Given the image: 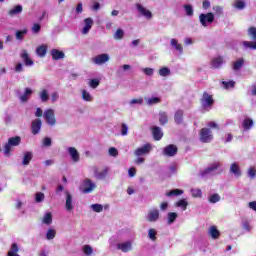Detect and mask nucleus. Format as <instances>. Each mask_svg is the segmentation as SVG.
Here are the masks:
<instances>
[{"label":"nucleus","instance_id":"obj_1","mask_svg":"<svg viewBox=\"0 0 256 256\" xmlns=\"http://www.w3.org/2000/svg\"><path fill=\"white\" fill-rule=\"evenodd\" d=\"M19 145H21V138L19 136L10 137L7 143L4 144L5 157H11V151H13V147H19Z\"/></svg>","mask_w":256,"mask_h":256},{"label":"nucleus","instance_id":"obj_2","mask_svg":"<svg viewBox=\"0 0 256 256\" xmlns=\"http://www.w3.org/2000/svg\"><path fill=\"white\" fill-rule=\"evenodd\" d=\"M200 103L202 105V109L209 111L213 107L215 100L213 99V95L209 94L208 92H204L202 98L200 99Z\"/></svg>","mask_w":256,"mask_h":256},{"label":"nucleus","instance_id":"obj_3","mask_svg":"<svg viewBox=\"0 0 256 256\" xmlns=\"http://www.w3.org/2000/svg\"><path fill=\"white\" fill-rule=\"evenodd\" d=\"M44 121L49 125V127H55L57 125V118H55V110L49 108L44 111L43 114Z\"/></svg>","mask_w":256,"mask_h":256},{"label":"nucleus","instance_id":"obj_4","mask_svg":"<svg viewBox=\"0 0 256 256\" xmlns=\"http://www.w3.org/2000/svg\"><path fill=\"white\" fill-rule=\"evenodd\" d=\"M97 188V184H95V182L91 181V179L86 178L82 184L80 185V191H82V193H93V191H95V189Z\"/></svg>","mask_w":256,"mask_h":256},{"label":"nucleus","instance_id":"obj_5","mask_svg":"<svg viewBox=\"0 0 256 256\" xmlns=\"http://www.w3.org/2000/svg\"><path fill=\"white\" fill-rule=\"evenodd\" d=\"M94 171V177L98 181H104V179L109 177V167H104L102 170H99L98 167L93 168Z\"/></svg>","mask_w":256,"mask_h":256},{"label":"nucleus","instance_id":"obj_6","mask_svg":"<svg viewBox=\"0 0 256 256\" xmlns=\"http://www.w3.org/2000/svg\"><path fill=\"white\" fill-rule=\"evenodd\" d=\"M199 21L201 23L202 27H207V25H211L213 21H215V14L209 12L206 14H200L199 15Z\"/></svg>","mask_w":256,"mask_h":256},{"label":"nucleus","instance_id":"obj_7","mask_svg":"<svg viewBox=\"0 0 256 256\" xmlns=\"http://www.w3.org/2000/svg\"><path fill=\"white\" fill-rule=\"evenodd\" d=\"M160 217L161 213L159 212V209L151 208L146 214V221H148V223H157Z\"/></svg>","mask_w":256,"mask_h":256},{"label":"nucleus","instance_id":"obj_8","mask_svg":"<svg viewBox=\"0 0 256 256\" xmlns=\"http://www.w3.org/2000/svg\"><path fill=\"white\" fill-rule=\"evenodd\" d=\"M200 141L202 143H211L213 141V132L209 128H202L200 130Z\"/></svg>","mask_w":256,"mask_h":256},{"label":"nucleus","instance_id":"obj_9","mask_svg":"<svg viewBox=\"0 0 256 256\" xmlns=\"http://www.w3.org/2000/svg\"><path fill=\"white\" fill-rule=\"evenodd\" d=\"M136 9H137L138 13H140V15H142V17H145L148 20L153 19V13H151V11L149 9L145 8L140 3L136 4Z\"/></svg>","mask_w":256,"mask_h":256},{"label":"nucleus","instance_id":"obj_10","mask_svg":"<svg viewBox=\"0 0 256 256\" xmlns=\"http://www.w3.org/2000/svg\"><path fill=\"white\" fill-rule=\"evenodd\" d=\"M109 59V54L103 53L92 58V63H94V65H104V63L109 62Z\"/></svg>","mask_w":256,"mask_h":256},{"label":"nucleus","instance_id":"obj_11","mask_svg":"<svg viewBox=\"0 0 256 256\" xmlns=\"http://www.w3.org/2000/svg\"><path fill=\"white\" fill-rule=\"evenodd\" d=\"M151 149H153L151 144H145L144 146L137 148L134 151V155L136 157H141L142 155H149V152L151 151Z\"/></svg>","mask_w":256,"mask_h":256},{"label":"nucleus","instance_id":"obj_12","mask_svg":"<svg viewBox=\"0 0 256 256\" xmlns=\"http://www.w3.org/2000/svg\"><path fill=\"white\" fill-rule=\"evenodd\" d=\"M42 125H43V121H41L40 118L33 120L31 124L32 135H39V133L41 132Z\"/></svg>","mask_w":256,"mask_h":256},{"label":"nucleus","instance_id":"obj_13","mask_svg":"<svg viewBox=\"0 0 256 256\" xmlns=\"http://www.w3.org/2000/svg\"><path fill=\"white\" fill-rule=\"evenodd\" d=\"M177 151V146L170 144L163 149V155L166 157H175V155H177Z\"/></svg>","mask_w":256,"mask_h":256},{"label":"nucleus","instance_id":"obj_14","mask_svg":"<svg viewBox=\"0 0 256 256\" xmlns=\"http://www.w3.org/2000/svg\"><path fill=\"white\" fill-rule=\"evenodd\" d=\"M22 13H23V6L21 4L13 6L7 12L8 17H17V15H21Z\"/></svg>","mask_w":256,"mask_h":256},{"label":"nucleus","instance_id":"obj_15","mask_svg":"<svg viewBox=\"0 0 256 256\" xmlns=\"http://www.w3.org/2000/svg\"><path fill=\"white\" fill-rule=\"evenodd\" d=\"M67 151L74 163H79V161H81V156L79 155V151H77V148L69 147Z\"/></svg>","mask_w":256,"mask_h":256},{"label":"nucleus","instance_id":"obj_16","mask_svg":"<svg viewBox=\"0 0 256 256\" xmlns=\"http://www.w3.org/2000/svg\"><path fill=\"white\" fill-rule=\"evenodd\" d=\"M230 173L235 177H241V175H243V172L241 171V166H239V163L233 162L230 165Z\"/></svg>","mask_w":256,"mask_h":256},{"label":"nucleus","instance_id":"obj_17","mask_svg":"<svg viewBox=\"0 0 256 256\" xmlns=\"http://www.w3.org/2000/svg\"><path fill=\"white\" fill-rule=\"evenodd\" d=\"M208 235L209 237H211V239L216 241L221 237V232L219 231V229H217V226H210L208 229Z\"/></svg>","mask_w":256,"mask_h":256},{"label":"nucleus","instance_id":"obj_18","mask_svg":"<svg viewBox=\"0 0 256 256\" xmlns=\"http://www.w3.org/2000/svg\"><path fill=\"white\" fill-rule=\"evenodd\" d=\"M65 195H66V203H65V208L66 211H73V195H71V192L69 191H65Z\"/></svg>","mask_w":256,"mask_h":256},{"label":"nucleus","instance_id":"obj_19","mask_svg":"<svg viewBox=\"0 0 256 256\" xmlns=\"http://www.w3.org/2000/svg\"><path fill=\"white\" fill-rule=\"evenodd\" d=\"M33 95V90L31 88H25L24 93L19 95L21 103H27L31 96Z\"/></svg>","mask_w":256,"mask_h":256},{"label":"nucleus","instance_id":"obj_20","mask_svg":"<svg viewBox=\"0 0 256 256\" xmlns=\"http://www.w3.org/2000/svg\"><path fill=\"white\" fill-rule=\"evenodd\" d=\"M93 27V18H86L84 19V27L82 28V34L87 35L91 28Z\"/></svg>","mask_w":256,"mask_h":256},{"label":"nucleus","instance_id":"obj_21","mask_svg":"<svg viewBox=\"0 0 256 256\" xmlns=\"http://www.w3.org/2000/svg\"><path fill=\"white\" fill-rule=\"evenodd\" d=\"M52 59L54 61H59V59H65V52L57 49H52L50 52Z\"/></svg>","mask_w":256,"mask_h":256},{"label":"nucleus","instance_id":"obj_22","mask_svg":"<svg viewBox=\"0 0 256 256\" xmlns=\"http://www.w3.org/2000/svg\"><path fill=\"white\" fill-rule=\"evenodd\" d=\"M170 45L171 47H173V49H175V51L180 53V55H183V45L179 43V40L172 38L170 40Z\"/></svg>","mask_w":256,"mask_h":256},{"label":"nucleus","instance_id":"obj_23","mask_svg":"<svg viewBox=\"0 0 256 256\" xmlns=\"http://www.w3.org/2000/svg\"><path fill=\"white\" fill-rule=\"evenodd\" d=\"M152 134L156 141H161V139L163 138V130H161V127L159 126H154L152 128Z\"/></svg>","mask_w":256,"mask_h":256},{"label":"nucleus","instance_id":"obj_24","mask_svg":"<svg viewBox=\"0 0 256 256\" xmlns=\"http://www.w3.org/2000/svg\"><path fill=\"white\" fill-rule=\"evenodd\" d=\"M244 65H245V58H238L236 61L232 63V69L233 71H240V69H243Z\"/></svg>","mask_w":256,"mask_h":256},{"label":"nucleus","instance_id":"obj_25","mask_svg":"<svg viewBox=\"0 0 256 256\" xmlns=\"http://www.w3.org/2000/svg\"><path fill=\"white\" fill-rule=\"evenodd\" d=\"M21 58L27 67L33 66V60H31V57L29 56L27 50H22Z\"/></svg>","mask_w":256,"mask_h":256},{"label":"nucleus","instance_id":"obj_26","mask_svg":"<svg viewBox=\"0 0 256 256\" xmlns=\"http://www.w3.org/2000/svg\"><path fill=\"white\" fill-rule=\"evenodd\" d=\"M219 167H221V163L214 162V163L210 164L207 168H205L204 173H207V174L215 173V171H217V169H219Z\"/></svg>","mask_w":256,"mask_h":256},{"label":"nucleus","instance_id":"obj_27","mask_svg":"<svg viewBox=\"0 0 256 256\" xmlns=\"http://www.w3.org/2000/svg\"><path fill=\"white\" fill-rule=\"evenodd\" d=\"M7 256H21L19 255V244L18 243H12L10 246V249L7 253Z\"/></svg>","mask_w":256,"mask_h":256},{"label":"nucleus","instance_id":"obj_28","mask_svg":"<svg viewBox=\"0 0 256 256\" xmlns=\"http://www.w3.org/2000/svg\"><path fill=\"white\" fill-rule=\"evenodd\" d=\"M33 159V152H25L22 158V165L27 166Z\"/></svg>","mask_w":256,"mask_h":256},{"label":"nucleus","instance_id":"obj_29","mask_svg":"<svg viewBox=\"0 0 256 256\" xmlns=\"http://www.w3.org/2000/svg\"><path fill=\"white\" fill-rule=\"evenodd\" d=\"M118 249H120V251H123V253H128V251H131L132 249L131 242H124L118 244Z\"/></svg>","mask_w":256,"mask_h":256},{"label":"nucleus","instance_id":"obj_30","mask_svg":"<svg viewBox=\"0 0 256 256\" xmlns=\"http://www.w3.org/2000/svg\"><path fill=\"white\" fill-rule=\"evenodd\" d=\"M254 125L253 119L251 118H245L243 123H242V127L244 128V131H249V129H251Z\"/></svg>","mask_w":256,"mask_h":256},{"label":"nucleus","instance_id":"obj_31","mask_svg":"<svg viewBox=\"0 0 256 256\" xmlns=\"http://www.w3.org/2000/svg\"><path fill=\"white\" fill-rule=\"evenodd\" d=\"M159 123L160 125H167V123H169V116L167 112H159Z\"/></svg>","mask_w":256,"mask_h":256},{"label":"nucleus","instance_id":"obj_32","mask_svg":"<svg viewBox=\"0 0 256 256\" xmlns=\"http://www.w3.org/2000/svg\"><path fill=\"white\" fill-rule=\"evenodd\" d=\"M177 217H179V214L177 212H170L167 214V223L168 225H173L175 221L177 220Z\"/></svg>","mask_w":256,"mask_h":256},{"label":"nucleus","instance_id":"obj_33","mask_svg":"<svg viewBox=\"0 0 256 256\" xmlns=\"http://www.w3.org/2000/svg\"><path fill=\"white\" fill-rule=\"evenodd\" d=\"M36 53L38 57H45L47 55V45L43 44L36 48Z\"/></svg>","mask_w":256,"mask_h":256},{"label":"nucleus","instance_id":"obj_34","mask_svg":"<svg viewBox=\"0 0 256 256\" xmlns=\"http://www.w3.org/2000/svg\"><path fill=\"white\" fill-rule=\"evenodd\" d=\"M211 65L214 69H219V67H221V65H223V57L218 56V57L214 58L211 62Z\"/></svg>","mask_w":256,"mask_h":256},{"label":"nucleus","instance_id":"obj_35","mask_svg":"<svg viewBox=\"0 0 256 256\" xmlns=\"http://www.w3.org/2000/svg\"><path fill=\"white\" fill-rule=\"evenodd\" d=\"M232 6L235 7V9H238L239 11H243V9L247 7V4L243 0H235Z\"/></svg>","mask_w":256,"mask_h":256},{"label":"nucleus","instance_id":"obj_36","mask_svg":"<svg viewBox=\"0 0 256 256\" xmlns=\"http://www.w3.org/2000/svg\"><path fill=\"white\" fill-rule=\"evenodd\" d=\"M174 121L177 125H181L183 123V110H177L174 115Z\"/></svg>","mask_w":256,"mask_h":256},{"label":"nucleus","instance_id":"obj_37","mask_svg":"<svg viewBox=\"0 0 256 256\" xmlns=\"http://www.w3.org/2000/svg\"><path fill=\"white\" fill-rule=\"evenodd\" d=\"M184 191L181 189H173L166 192V197H179V195H183Z\"/></svg>","mask_w":256,"mask_h":256},{"label":"nucleus","instance_id":"obj_38","mask_svg":"<svg viewBox=\"0 0 256 256\" xmlns=\"http://www.w3.org/2000/svg\"><path fill=\"white\" fill-rule=\"evenodd\" d=\"M25 35H27V29L17 30L15 32V38L17 41H23V39H25Z\"/></svg>","mask_w":256,"mask_h":256},{"label":"nucleus","instance_id":"obj_39","mask_svg":"<svg viewBox=\"0 0 256 256\" xmlns=\"http://www.w3.org/2000/svg\"><path fill=\"white\" fill-rule=\"evenodd\" d=\"M146 104L151 106V105H157L161 103V98L159 97H150V98H145Z\"/></svg>","mask_w":256,"mask_h":256},{"label":"nucleus","instance_id":"obj_40","mask_svg":"<svg viewBox=\"0 0 256 256\" xmlns=\"http://www.w3.org/2000/svg\"><path fill=\"white\" fill-rule=\"evenodd\" d=\"M242 46L244 47V49L256 50V40H254V41H243Z\"/></svg>","mask_w":256,"mask_h":256},{"label":"nucleus","instance_id":"obj_41","mask_svg":"<svg viewBox=\"0 0 256 256\" xmlns=\"http://www.w3.org/2000/svg\"><path fill=\"white\" fill-rule=\"evenodd\" d=\"M39 98L41 99L42 103H47L49 101V92L47 90H41L39 92Z\"/></svg>","mask_w":256,"mask_h":256},{"label":"nucleus","instance_id":"obj_42","mask_svg":"<svg viewBox=\"0 0 256 256\" xmlns=\"http://www.w3.org/2000/svg\"><path fill=\"white\" fill-rule=\"evenodd\" d=\"M42 223H44L45 225H51V223H53V216L51 214V212H47L43 219H42Z\"/></svg>","mask_w":256,"mask_h":256},{"label":"nucleus","instance_id":"obj_43","mask_svg":"<svg viewBox=\"0 0 256 256\" xmlns=\"http://www.w3.org/2000/svg\"><path fill=\"white\" fill-rule=\"evenodd\" d=\"M188 205L189 202H187V199H181L178 202H176V207H181L182 211H187Z\"/></svg>","mask_w":256,"mask_h":256},{"label":"nucleus","instance_id":"obj_44","mask_svg":"<svg viewBox=\"0 0 256 256\" xmlns=\"http://www.w3.org/2000/svg\"><path fill=\"white\" fill-rule=\"evenodd\" d=\"M56 235H57V231L55 229H48L46 232V239L48 241H53Z\"/></svg>","mask_w":256,"mask_h":256},{"label":"nucleus","instance_id":"obj_45","mask_svg":"<svg viewBox=\"0 0 256 256\" xmlns=\"http://www.w3.org/2000/svg\"><path fill=\"white\" fill-rule=\"evenodd\" d=\"M81 93H82L83 101H87V102L93 101V96L91 95V93H89V91L82 90Z\"/></svg>","mask_w":256,"mask_h":256},{"label":"nucleus","instance_id":"obj_46","mask_svg":"<svg viewBox=\"0 0 256 256\" xmlns=\"http://www.w3.org/2000/svg\"><path fill=\"white\" fill-rule=\"evenodd\" d=\"M222 88L229 90V89H235V81L231 80V81H223L222 82Z\"/></svg>","mask_w":256,"mask_h":256},{"label":"nucleus","instance_id":"obj_47","mask_svg":"<svg viewBox=\"0 0 256 256\" xmlns=\"http://www.w3.org/2000/svg\"><path fill=\"white\" fill-rule=\"evenodd\" d=\"M123 71H131V65H129V64L122 65V69L119 68L116 72V75H118V77H122Z\"/></svg>","mask_w":256,"mask_h":256},{"label":"nucleus","instance_id":"obj_48","mask_svg":"<svg viewBox=\"0 0 256 256\" xmlns=\"http://www.w3.org/2000/svg\"><path fill=\"white\" fill-rule=\"evenodd\" d=\"M148 239H150V241H157V230L150 228L148 230Z\"/></svg>","mask_w":256,"mask_h":256},{"label":"nucleus","instance_id":"obj_49","mask_svg":"<svg viewBox=\"0 0 256 256\" xmlns=\"http://www.w3.org/2000/svg\"><path fill=\"white\" fill-rule=\"evenodd\" d=\"M158 73L160 77H169V75H171V69H169L168 67H162L160 68Z\"/></svg>","mask_w":256,"mask_h":256},{"label":"nucleus","instance_id":"obj_50","mask_svg":"<svg viewBox=\"0 0 256 256\" xmlns=\"http://www.w3.org/2000/svg\"><path fill=\"white\" fill-rule=\"evenodd\" d=\"M124 36H125V32L122 29H117L114 34V39L116 41H121V39H123Z\"/></svg>","mask_w":256,"mask_h":256},{"label":"nucleus","instance_id":"obj_51","mask_svg":"<svg viewBox=\"0 0 256 256\" xmlns=\"http://www.w3.org/2000/svg\"><path fill=\"white\" fill-rule=\"evenodd\" d=\"M248 37H251L253 41H256V27L251 26L248 28Z\"/></svg>","mask_w":256,"mask_h":256},{"label":"nucleus","instance_id":"obj_52","mask_svg":"<svg viewBox=\"0 0 256 256\" xmlns=\"http://www.w3.org/2000/svg\"><path fill=\"white\" fill-rule=\"evenodd\" d=\"M209 203H219L221 196L219 194H213L208 198Z\"/></svg>","mask_w":256,"mask_h":256},{"label":"nucleus","instance_id":"obj_53","mask_svg":"<svg viewBox=\"0 0 256 256\" xmlns=\"http://www.w3.org/2000/svg\"><path fill=\"white\" fill-rule=\"evenodd\" d=\"M141 71L144 75H147V77H153L155 73V69L153 68H142Z\"/></svg>","mask_w":256,"mask_h":256},{"label":"nucleus","instance_id":"obj_54","mask_svg":"<svg viewBox=\"0 0 256 256\" xmlns=\"http://www.w3.org/2000/svg\"><path fill=\"white\" fill-rule=\"evenodd\" d=\"M83 253L87 256L93 255V247H91V245H84Z\"/></svg>","mask_w":256,"mask_h":256},{"label":"nucleus","instance_id":"obj_55","mask_svg":"<svg viewBox=\"0 0 256 256\" xmlns=\"http://www.w3.org/2000/svg\"><path fill=\"white\" fill-rule=\"evenodd\" d=\"M35 201H36V203H43V201H45V194L42 192L36 193Z\"/></svg>","mask_w":256,"mask_h":256},{"label":"nucleus","instance_id":"obj_56","mask_svg":"<svg viewBox=\"0 0 256 256\" xmlns=\"http://www.w3.org/2000/svg\"><path fill=\"white\" fill-rule=\"evenodd\" d=\"M100 83L101 82L99 81V79H92L89 81L88 85L89 87H91V89H97Z\"/></svg>","mask_w":256,"mask_h":256},{"label":"nucleus","instance_id":"obj_57","mask_svg":"<svg viewBox=\"0 0 256 256\" xmlns=\"http://www.w3.org/2000/svg\"><path fill=\"white\" fill-rule=\"evenodd\" d=\"M90 208L95 212V213H101L103 211V205L101 204H92Z\"/></svg>","mask_w":256,"mask_h":256},{"label":"nucleus","instance_id":"obj_58","mask_svg":"<svg viewBox=\"0 0 256 256\" xmlns=\"http://www.w3.org/2000/svg\"><path fill=\"white\" fill-rule=\"evenodd\" d=\"M130 107H133V105H143V98H137V99H132L129 101Z\"/></svg>","mask_w":256,"mask_h":256},{"label":"nucleus","instance_id":"obj_59","mask_svg":"<svg viewBox=\"0 0 256 256\" xmlns=\"http://www.w3.org/2000/svg\"><path fill=\"white\" fill-rule=\"evenodd\" d=\"M184 9H185L186 15H188V17H193V6H191L190 4H185Z\"/></svg>","mask_w":256,"mask_h":256},{"label":"nucleus","instance_id":"obj_60","mask_svg":"<svg viewBox=\"0 0 256 256\" xmlns=\"http://www.w3.org/2000/svg\"><path fill=\"white\" fill-rule=\"evenodd\" d=\"M191 195L194 198H201V195H202L201 189L199 188L191 189Z\"/></svg>","mask_w":256,"mask_h":256},{"label":"nucleus","instance_id":"obj_61","mask_svg":"<svg viewBox=\"0 0 256 256\" xmlns=\"http://www.w3.org/2000/svg\"><path fill=\"white\" fill-rule=\"evenodd\" d=\"M128 133H129V126H127V124H125V123H122L121 124V135L123 137H125L128 135Z\"/></svg>","mask_w":256,"mask_h":256},{"label":"nucleus","instance_id":"obj_62","mask_svg":"<svg viewBox=\"0 0 256 256\" xmlns=\"http://www.w3.org/2000/svg\"><path fill=\"white\" fill-rule=\"evenodd\" d=\"M247 175H248V177H250V179H255V177H256L255 167L248 168Z\"/></svg>","mask_w":256,"mask_h":256},{"label":"nucleus","instance_id":"obj_63","mask_svg":"<svg viewBox=\"0 0 256 256\" xmlns=\"http://www.w3.org/2000/svg\"><path fill=\"white\" fill-rule=\"evenodd\" d=\"M52 143H53V140H51V138H49V137H45L42 140L43 147H51Z\"/></svg>","mask_w":256,"mask_h":256},{"label":"nucleus","instance_id":"obj_64","mask_svg":"<svg viewBox=\"0 0 256 256\" xmlns=\"http://www.w3.org/2000/svg\"><path fill=\"white\" fill-rule=\"evenodd\" d=\"M213 11L216 15H223V7L221 6H213Z\"/></svg>","mask_w":256,"mask_h":256}]
</instances>
